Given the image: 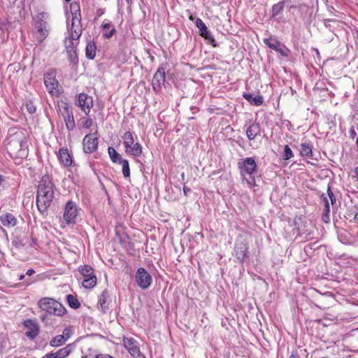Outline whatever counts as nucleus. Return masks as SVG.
<instances>
[{
  "label": "nucleus",
  "instance_id": "nucleus-21",
  "mask_svg": "<svg viewBox=\"0 0 358 358\" xmlns=\"http://www.w3.org/2000/svg\"><path fill=\"white\" fill-rule=\"evenodd\" d=\"M58 159L61 164L64 166H69L72 164V158L67 149L61 148L58 152Z\"/></svg>",
  "mask_w": 358,
  "mask_h": 358
},
{
  "label": "nucleus",
  "instance_id": "nucleus-28",
  "mask_svg": "<svg viewBox=\"0 0 358 358\" xmlns=\"http://www.w3.org/2000/svg\"><path fill=\"white\" fill-rule=\"evenodd\" d=\"M108 153L110 160L115 164H120L124 159L113 147H108Z\"/></svg>",
  "mask_w": 358,
  "mask_h": 358
},
{
  "label": "nucleus",
  "instance_id": "nucleus-34",
  "mask_svg": "<svg viewBox=\"0 0 358 358\" xmlns=\"http://www.w3.org/2000/svg\"><path fill=\"white\" fill-rule=\"evenodd\" d=\"M294 157V152L291 150L290 147L288 145H285L284 147V152L282 155V159L286 162ZM284 166L287 165L285 162L282 164Z\"/></svg>",
  "mask_w": 358,
  "mask_h": 358
},
{
  "label": "nucleus",
  "instance_id": "nucleus-38",
  "mask_svg": "<svg viewBox=\"0 0 358 358\" xmlns=\"http://www.w3.org/2000/svg\"><path fill=\"white\" fill-rule=\"evenodd\" d=\"M321 199H322V201L324 203V209L323 214L329 215V213H330V204H329V202L327 196H324V194H323L322 195Z\"/></svg>",
  "mask_w": 358,
  "mask_h": 358
},
{
  "label": "nucleus",
  "instance_id": "nucleus-25",
  "mask_svg": "<svg viewBox=\"0 0 358 358\" xmlns=\"http://www.w3.org/2000/svg\"><path fill=\"white\" fill-rule=\"evenodd\" d=\"M285 1H280L273 5L271 9V17L277 18L281 16L285 7Z\"/></svg>",
  "mask_w": 358,
  "mask_h": 358
},
{
  "label": "nucleus",
  "instance_id": "nucleus-24",
  "mask_svg": "<svg viewBox=\"0 0 358 358\" xmlns=\"http://www.w3.org/2000/svg\"><path fill=\"white\" fill-rule=\"evenodd\" d=\"M101 27L103 30V37L104 38L109 39L116 33L115 28L108 20H104L101 24Z\"/></svg>",
  "mask_w": 358,
  "mask_h": 358
},
{
  "label": "nucleus",
  "instance_id": "nucleus-39",
  "mask_svg": "<svg viewBox=\"0 0 358 358\" xmlns=\"http://www.w3.org/2000/svg\"><path fill=\"white\" fill-rule=\"evenodd\" d=\"M324 196H327V198L328 199V197L330 199V201H331V204H334L336 203V196H334L333 192L331 191V187L329 185L328 186V188H327V195L324 194Z\"/></svg>",
  "mask_w": 358,
  "mask_h": 358
},
{
  "label": "nucleus",
  "instance_id": "nucleus-14",
  "mask_svg": "<svg viewBox=\"0 0 358 358\" xmlns=\"http://www.w3.org/2000/svg\"><path fill=\"white\" fill-rule=\"evenodd\" d=\"M78 105L86 115H88L93 106V99L85 93L80 94L78 98Z\"/></svg>",
  "mask_w": 358,
  "mask_h": 358
},
{
  "label": "nucleus",
  "instance_id": "nucleus-35",
  "mask_svg": "<svg viewBox=\"0 0 358 358\" xmlns=\"http://www.w3.org/2000/svg\"><path fill=\"white\" fill-rule=\"evenodd\" d=\"M65 342V336L57 335L51 339L50 344L52 347H59Z\"/></svg>",
  "mask_w": 358,
  "mask_h": 358
},
{
  "label": "nucleus",
  "instance_id": "nucleus-16",
  "mask_svg": "<svg viewBox=\"0 0 358 358\" xmlns=\"http://www.w3.org/2000/svg\"><path fill=\"white\" fill-rule=\"evenodd\" d=\"M24 326L27 329L25 335L31 340H34L39 334V327L36 321L27 320L24 322Z\"/></svg>",
  "mask_w": 358,
  "mask_h": 358
},
{
  "label": "nucleus",
  "instance_id": "nucleus-23",
  "mask_svg": "<svg viewBox=\"0 0 358 358\" xmlns=\"http://www.w3.org/2000/svg\"><path fill=\"white\" fill-rule=\"evenodd\" d=\"M313 145L310 142H305L300 145V155L303 157L313 159Z\"/></svg>",
  "mask_w": 358,
  "mask_h": 358
},
{
  "label": "nucleus",
  "instance_id": "nucleus-43",
  "mask_svg": "<svg viewBox=\"0 0 358 358\" xmlns=\"http://www.w3.org/2000/svg\"><path fill=\"white\" fill-rule=\"evenodd\" d=\"M322 220L326 222V223H328L330 220L329 219V215H325V214H323L322 215Z\"/></svg>",
  "mask_w": 358,
  "mask_h": 358
},
{
  "label": "nucleus",
  "instance_id": "nucleus-41",
  "mask_svg": "<svg viewBox=\"0 0 358 358\" xmlns=\"http://www.w3.org/2000/svg\"><path fill=\"white\" fill-rule=\"evenodd\" d=\"M26 106L27 109L29 113L33 114L36 112V108L34 106L31 101L27 102Z\"/></svg>",
  "mask_w": 358,
  "mask_h": 358
},
{
  "label": "nucleus",
  "instance_id": "nucleus-5",
  "mask_svg": "<svg viewBox=\"0 0 358 358\" xmlns=\"http://www.w3.org/2000/svg\"><path fill=\"white\" fill-rule=\"evenodd\" d=\"M125 152L134 157H140L143 152V146L138 142H135L137 136L130 131H126L122 136Z\"/></svg>",
  "mask_w": 358,
  "mask_h": 358
},
{
  "label": "nucleus",
  "instance_id": "nucleus-51",
  "mask_svg": "<svg viewBox=\"0 0 358 358\" xmlns=\"http://www.w3.org/2000/svg\"><path fill=\"white\" fill-rule=\"evenodd\" d=\"M24 278V274H21L19 275V280H22Z\"/></svg>",
  "mask_w": 358,
  "mask_h": 358
},
{
  "label": "nucleus",
  "instance_id": "nucleus-33",
  "mask_svg": "<svg viewBox=\"0 0 358 358\" xmlns=\"http://www.w3.org/2000/svg\"><path fill=\"white\" fill-rule=\"evenodd\" d=\"M66 301L69 306L73 309H77L80 306V303L76 296L72 294L66 296Z\"/></svg>",
  "mask_w": 358,
  "mask_h": 358
},
{
  "label": "nucleus",
  "instance_id": "nucleus-12",
  "mask_svg": "<svg viewBox=\"0 0 358 358\" xmlns=\"http://www.w3.org/2000/svg\"><path fill=\"white\" fill-rule=\"evenodd\" d=\"M165 82V68L159 66L154 74L152 87L154 91L158 92L161 90Z\"/></svg>",
  "mask_w": 358,
  "mask_h": 358
},
{
  "label": "nucleus",
  "instance_id": "nucleus-10",
  "mask_svg": "<svg viewBox=\"0 0 358 358\" xmlns=\"http://www.w3.org/2000/svg\"><path fill=\"white\" fill-rule=\"evenodd\" d=\"M77 215L78 207L76 203L72 201H69L64 207L63 214L64 219L66 224H74Z\"/></svg>",
  "mask_w": 358,
  "mask_h": 358
},
{
  "label": "nucleus",
  "instance_id": "nucleus-31",
  "mask_svg": "<svg viewBox=\"0 0 358 358\" xmlns=\"http://www.w3.org/2000/svg\"><path fill=\"white\" fill-rule=\"evenodd\" d=\"M264 43L274 50H279L281 43L275 38H264Z\"/></svg>",
  "mask_w": 358,
  "mask_h": 358
},
{
  "label": "nucleus",
  "instance_id": "nucleus-15",
  "mask_svg": "<svg viewBox=\"0 0 358 358\" xmlns=\"http://www.w3.org/2000/svg\"><path fill=\"white\" fill-rule=\"evenodd\" d=\"M123 343L124 346L132 357H138L140 356V349L136 339L134 338L124 337Z\"/></svg>",
  "mask_w": 358,
  "mask_h": 358
},
{
  "label": "nucleus",
  "instance_id": "nucleus-29",
  "mask_svg": "<svg viewBox=\"0 0 358 358\" xmlns=\"http://www.w3.org/2000/svg\"><path fill=\"white\" fill-rule=\"evenodd\" d=\"M78 271L83 276V279L88 278L90 276H96L93 268L88 265L80 266Z\"/></svg>",
  "mask_w": 358,
  "mask_h": 358
},
{
  "label": "nucleus",
  "instance_id": "nucleus-37",
  "mask_svg": "<svg viewBox=\"0 0 358 358\" xmlns=\"http://www.w3.org/2000/svg\"><path fill=\"white\" fill-rule=\"evenodd\" d=\"M59 112L62 116H65L66 114L72 113L67 103L63 102L59 106Z\"/></svg>",
  "mask_w": 358,
  "mask_h": 358
},
{
  "label": "nucleus",
  "instance_id": "nucleus-22",
  "mask_svg": "<svg viewBox=\"0 0 358 358\" xmlns=\"http://www.w3.org/2000/svg\"><path fill=\"white\" fill-rule=\"evenodd\" d=\"M109 294L106 289H104L100 294L97 303V308L103 312H106L109 305Z\"/></svg>",
  "mask_w": 358,
  "mask_h": 358
},
{
  "label": "nucleus",
  "instance_id": "nucleus-55",
  "mask_svg": "<svg viewBox=\"0 0 358 358\" xmlns=\"http://www.w3.org/2000/svg\"><path fill=\"white\" fill-rule=\"evenodd\" d=\"M181 176H182V178H184V176H185V173H182V175H181Z\"/></svg>",
  "mask_w": 358,
  "mask_h": 358
},
{
  "label": "nucleus",
  "instance_id": "nucleus-3",
  "mask_svg": "<svg viewBox=\"0 0 358 358\" xmlns=\"http://www.w3.org/2000/svg\"><path fill=\"white\" fill-rule=\"evenodd\" d=\"M57 190L49 175H44L39 181L36 192V206L41 213H44L52 204Z\"/></svg>",
  "mask_w": 358,
  "mask_h": 358
},
{
  "label": "nucleus",
  "instance_id": "nucleus-53",
  "mask_svg": "<svg viewBox=\"0 0 358 358\" xmlns=\"http://www.w3.org/2000/svg\"><path fill=\"white\" fill-rule=\"evenodd\" d=\"M189 18V20H192V21H193V20H194V17H193V16H192V15H190Z\"/></svg>",
  "mask_w": 358,
  "mask_h": 358
},
{
  "label": "nucleus",
  "instance_id": "nucleus-19",
  "mask_svg": "<svg viewBox=\"0 0 358 358\" xmlns=\"http://www.w3.org/2000/svg\"><path fill=\"white\" fill-rule=\"evenodd\" d=\"M260 126L257 122L250 123L245 131L246 136L250 141L254 140L257 136L260 135Z\"/></svg>",
  "mask_w": 358,
  "mask_h": 358
},
{
  "label": "nucleus",
  "instance_id": "nucleus-52",
  "mask_svg": "<svg viewBox=\"0 0 358 358\" xmlns=\"http://www.w3.org/2000/svg\"><path fill=\"white\" fill-rule=\"evenodd\" d=\"M3 176L1 175H0V185H1V183L3 182Z\"/></svg>",
  "mask_w": 358,
  "mask_h": 358
},
{
  "label": "nucleus",
  "instance_id": "nucleus-2",
  "mask_svg": "<svg viewBox=\"0 0 358 358\" xmlns=\"http://www.w3.org/2000/svg\"><path fill=\"white\" fill-rule=\"evenodd\" d=\"M5 146L10 156L14 158H26L28 145L25 134L20 129L10 128L5 140Z\"/></svg>",
  "mask_w": 358,
  "mask_h": 358
},
{
  "label": "nucleus",
  "instance_id": "nucleus-11",
  "mask_svg": "<svg viewBox=\"0 0 358 358\" xmlns=\"http://www.w3.org/2000/svg\"><path fill=\"white\" fill-rule=\"evenodd\" d=\"M83 150L85 153L91 154L96 150L98 138L96 134H89L83 138Z\"/></svg>",
  "mask_w": 358,
  "mask_h": 358
},
{
  "label": "nucleus",
  "instance_id": "nucleus-4",
  "mask_svg": "<svg viewBox=\"0 0 358 358\" xmlns=\"http://www.w3.org/2000/svg\"><path fill=\"white\" fill-rule=\"evenodd\" d=\"M241 180L250 187L257 186L255 176L257 173V164L253 157H246L238 163Z\"/></svg>",
  "mask_w": 358,
  "mask_h": 358
},
{
  "label": "nucleus",
  "instance_id": "nucleus-7",
  "mask_svg": "<svg viewBox=\"0 0 358 358\" xmlns=\"http://www.w3.org/2000/svg\"><path fill=\"white\" fill-rule=\"evenodd\" d=\"M48 17L49 15L44 12L38 13L35 17V27L37 30L36 40L39 43L43 42L49 34Z\"/></svg>",
  "mask_w": 358,
  "mask_h": 358
},
{
  "label": "nucleus",
  "instance_id": "nucleus-48",
  "mask_svg": "<svg viewBox=\"0 0 358 358\" xmlns=\"http://www.w3.org/2000/svg\"><path fill=\"white\" fill-rule=\"evenodd\" d=\"M35 273V271L33 268L28 269L26 272V275H31Z\"/></svg>",
  "mask_w": 358,
  "mask_h": 358
},
{
  "label": "nucleus",
  "instance_id": "nucleus-6",
  "mask_svg": "<svg viewBox=\"0 0 358 358\" xmlns=\"http://www.w3.org/2000/svg\"><path fill=\"white\" fill-rule=\"evenodd\" d=\"M38 305L43 311L56 316H62L66 312V308L62 303L51 298L41 299Z\"/></svg>",
  "mask_w": 358,
  "mask_h": 358
},
{
  "label": "nucleus",
  "instance_id": "nucleus-9",
  "mask_svg": "<svg viewBox=\"0 0 358 358\" xmlns=\"http://www.w3.org/2000/svg\"><path fill=\"white\" fill-rule=\"evenodd\" d=\"M136 282L141 289L148 288L152 282V278L150 274L143 267L137 269L135 275Z\"/></svg>",
  "mask_w": 358,
  "mask_h": 358
},
{
  "label": "nucleus",
  "instance_id": "nucleus-36",
  "mask_svg": "<svg viewBox=\"0 0 358 358\" xmlns=\"http://www.w3.org/2000/svg\"><path fill=\"white\" fill-rule=\"evenodd\" d=\"M119 164L122 166V174L125 178L130 177V168L129 164L127 159H124Z\"/></svg>",
  "mask_w": 358,
  "mask_h": 358
},
{
  "label": "nucleus",
  "instance_id": "nucleus-8",
  "mask_svg": "<svg viewBox=\"0 0 358 358\" xmlns=\"http://www.w3.org/2000/svg\"><path fill=\"white\" fill-rule=\"evenodd\" d=\"M44 84L48 92L52 96H58L61 94L59 84L55 78V73L53 71L47 72L44 75Z\"/></svg>",
  "mask_w": 358,
  "mask_h": 358
},
{
  "label": "nucleus",
  "instance_id": "nucleus-44",
  "mask_svg": "<svg viewBox=\"0 0 358 358\" xmlns=\"http://www.w3.org/2000/svg\"><path fill=\"white\" fill-rule=\"evenodd\" d=\"M277 52H280L282 55H287L286 52H285L284 48L281 45L280 46L279 50H276Z\"/></svg>",
  "mask_w": 358,
  "mask_h": 358
},
{
  "label": "nucleus",
  "instance_id": "nucleus-54",
  "mask_svg": "<svg viewBox=\"0 0 358 358\" xmlns=\"http://www.w3.org/2000/svg\"><path fill=\"white\" fill-rule=\"evenodd\" d=\"M45 315H44V316H41V320H42L43 321L45 320Z\"/></svg>",
  "mask_w": 358,
  "mask_h": 358
},
{
  "label": "nucleus",
  "instance_id": "nucleus-13",
  "mask_svg": "<svg viewBox=\"0 0 358 358\" xmlns=\"http://www.w3.org/2000/svg\"><path fill=\"white\" fill-rule=\"evenodd\" d=\"M195 24L196 27L199 29L200 35L206 40L208 41L210 45L215 47V40L212 34L208 31L207 27L206 26L205 23L202 21V20L200 18H197L195 21Z\"/></svg>",
  "mask_w": 358,
  "mask_h": 358
},
{
  "label": "nucleus",
  "instance_id": "nucleus-49",
  "mask_svg": "<svg viewBox=\"0 0 358 358\" xmlns=\"http://www.w3.org/2000/svg\"><path fill=\"white\" fill-rule=\"evenodd\" d=\"M355 177L356 178V180L358 182V167H356L355 169Z\"/></svg>",
  "mask_w": 358,
  "mask_h": 358
},
{
  "label": "nucleus",
  "instance_id": "nucleus-40",
  "mask_svg": "<svg viewBox=\"0 0 358 358\" xmlns=\"http://www.w3.org/2000/svg\"><path fill=\"white\" fill-rule=\"evenodd\" d=\"M83 127L90 128L92 124V120L91 118L83 117L80 119Z\"/></svg>",
  "mask_w": 358,
  "mask_h": 358
},
{
  "label": "nucleus",
  "instance_id": "nucleus-30",
  "mask_svg": "<svg viewBox=\"0 0 358 358\" xmlns=\"http://www.w3.org/2000/svg\"><path fill=\"white\" fill-rule=\"evenodd\" d=\"M66 127L69 131H72L75 128L76 124L74 121V117L73 115V112L71 113L66 114L65 116H63Z\"/></svg>",
  "mask_w": 358,
  "mask_h": 358
},
{
  "label": "nucleus",
  "instance_id": "nucleus-18",
  "mask_svg": "<svg viewBox=\"0 0 358 358\" xmlns=\"http://www.w3.org/2000/svg\"><path fill=\"white\" fill-rule=\"evenodd\" d=\"M72 351V345L69 344L64 348H60L55 352L46 354L43 358H66Z\"/></svg>",
  "mask_w": 358,
  "mask_h": 358
},
{
  "label": "nucleus",
  "instance_id": "nucleus-47",
  "mask_svg": "<svg viewBox=\"0 0 358 358\" xmlns=\"http://www.w3.org/2000/svg\"><path fill=\"white\" fill-rule=\"evenodd\" d=\"M350 136H351L352 138H355V136H356V134H356V132H355V129H354V128H353V127H352V128L350 129Z\"/></svg>",
  "mask_w": 358,
  "mask_h": 358
},
{
  "label": "nucleus",
  "instance_id": "nucleus-56",
  "mask_svg": "<svg viewBox=\"0 0 358 358\" xmlns=\"http://www.w3.org/2000/svg\"><path fill=\"white\" fill-rule=\"evenodd\" d=\"M132 0H127V3H129L130 1H131Z\"/></svg>",
  "mask_w": 358,
  "mask_h": 358
},
{
  "label": "nucleus",
  "instance_id": "nucleus-1",
  "mask_svg": "<svg viewBox=\"0 0 358 358\" xmlns=\"http://www.w3.org/2000/svg\"><path fill=\"white\" fill-rule=\"evenodd\" d=\"M78 8L79 6L78 3H75L71 4V11L73 17L71 27L69 28L70 36L69 38H66L64 41V45L69 59L71 63L73 64H77L78 61L77 46L83 31L80 14V13H77Z\"/></svg>",
  "mask_w": 358,
  "mask_h": 358
},
{
  "label": "nucleus",
  "instance_id": "nucleus-50",
  "mask_svg": "<svg viewBox=\"0 0 358 358\" xmlns=\"http://www.w3.org/2000/svg\"><path fill=\"white\" fill-rule=\"evenodd\" d=\"M354 219L357 221V222L358 223V208H357V210L355 212V217H354Z\"/></svg>",
  "mask_w": 358,
  "mask_h": 358
},
{
  "label": "nucleus",
  "instance_id": "nucleus-46",
  "mask_svg": "<svg viewBox=\"0 0 358 358\" xmlns=\"http://www.w3.org/2000/svg\"><path fill=\"white\" fill-rule=\"evenodd\" d=\"M289 358H300V357L298 355L297 352L293 351Z\"/></svg>",
  "mask_w": 358,
  "mask_h": 358
},
{
  "label": "nucleus",
  "instance_id": "nucleus-17",
  "mask_svg": "<svg viewBox=\"0 0 358 358\" xmlns=\"http://www.w3.org/2000/svg\"><path fill=\"white\" fill-rule=\"evenodd\" d=\"M248 245L240 242L236 244L234 248V255L240 262H243L245 258L248 257Z\"/></svg>",
  "mask_w": 358,
  "mask_h": 358
},
{
  "label": "nucleus",
  "instance_id": "nucleus-42",
  "mask_svg": "<svg viewBox=\"0 0 358 358\" xmlns=\"http://www.w3.org/2000/svg\"><path fill=\"white\" fill-rule=\"evenodd\" d=\"M71 330L69 328L64 329L63 331V334H62V336H65L66 341L71 337Z\"/></svg>",
  "mask_w": 358,
  "mask_h": 358
},
{
  "label": "nucleus",
  "instance_id": "nucleus-45",
  "mask_svg": "<svg viewBox=\"0 0 358 358\" xmlns=\"http://www.w3.org/2000/svg\"><path fill=\"white\" fill-rule=\"evenodd\" d=\"M191 191V189L187 186L183 187V192L185 195H187V194Z\"/></svg>",
  "mask_w": 358,
  "mask_h": 358
},
{
  "label": "nucleus",
  "instance_id": "nucleus-26",
  "mask_svg": "<svg viewBox=\"0 0 358 358\" xmlns=\"http://www.w3.org/2000/svg\"><path fill=\"white\" fill-rule=\"evenodd\" d=\"M96 45L94 41H90L87 43L85 48L86 57L90 59H93L96 56Z\"/></svg>",
  "mask_w": 358,
  "mask_h": 358
},
{
  "label": "nucleus",
  "instance_id": "nucleus-27",
  "mask_svg": "<svg viewBox=\"0 0 358 358\" xmlns=\"http://www.w3.org/2000/svg\"><path fill=\"white\" fill-rule=\"evenodd\" d=\"M243 96L248 101L255 106H260L263 103V97L260 95L254 96L250 93H244Z\"/></svg>",
  "mask_w": 358,
  "mask_h": 358
},
{
  "label": "nucleus",
  "instance_id": "nucleus-32",
  "mask_svg": "<svg viewBox=\"0 0 358 358\" xmlns=\"http://www.w3.org/2000/svg\"><path fill=\"white\" fill-rule=\"evenodd\" d=\"M96 276H90L88 278L83 279L82 285L85 289H91L96 285Z\"/></svg>",
  "mask_w": 358,
  "mask_h": 358
},
{
  "label": "nucleus",
  "instance_id": "nucleus-20",
  "mask_svg": "<svg viewBox=\"0 0 358 358\" xmlns=\"http://www.w3.org/2000/svg\"><path fill=\"white\" fill-rule=\"evenodd\" d=\"M0 221L3 227L8 228L13 227L17 224V219L10 213L0 215Z\"/></svg>",
  "mask_w": 358,
  "mask_h": 358
}]
</instances>
